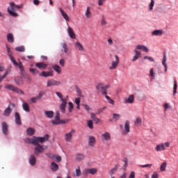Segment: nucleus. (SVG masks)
Returning <instances> with one entry per match:
<instances>
[{
  "mask_svg": "<svg viewBox=\"0 0 178 178\" xmlns=\"http://www.w3.org/2000/svg\"><path fill=\"white\" fill-rule=\"evenodd\" d=\"M54 111H44V115L47 116V118H49V119H52V118H54Z\"/></svg>",
  "mask_w": 178,
  "mask_h": 178,
  "instance_id": "nucleus-34",
  "label": "nucleus"
},
{
  "mask_svg": "<svg viewBox=\"0 0 178 178\" xmlns=\"http://www.w3.org/2000/svg\"><path fill=\"white\" fill-rule=\"evenodd\" d=\"M87 124L89 129H94V124H93L92 120H88L87 122Z\"/></svg>",
  "mask_w": 178,
  "mask_h": 178,
  "instance_id": "nucleus-49",
  "label": "nucleus"
},
{
  "mask_svg": "<svg viewBox=\"0 0 178 178\" xmlns=\"http://www.w3.org/2000/svg\"><path fill=\"white\" fill-rule=\"evenodd\" d=\"M40 76H42V77H49L54 76V74L51 72L43 71L40 74Z\"/></svg>",
  "mask_w": 178,
  "mask_h": 178,
  "instance_id": "nucleus-30",
  "label": "nucleus"
},
{
  "mask_svg": "<svg viewBox=\"0 0 178 178\" xmlns=\"http://www.w3.org/2000/svg\"><path fill=\"white\" fill-rule=\"evenodd\" d=\"M53 69L58 74H60V73H62V68L59 65H54V66H53Z\"/></svg>",
  "mask_w": 178,
  "mask_h": 178,
  "instance_id": "nucleus-37",
  "label": "nucleus"
},
{
  "mask_svg": "<svg viewBox=\"0 0 178 178\" xmlns=\"http://www.w3.org/2000/svg\"><path fill=\"white\" fill-rule=\"evenodd\" d=\"M173 95H176L177 93V81H174V88H173Z\"/></svg>",
  "mask_w": 178,
  "mask_h": 178,
  "instance_id": "nucleus-45",
  "label": "nucleus"
},
{
  "mask_svg": "<svg viewBox=\"0 0 178 178\" xmlns=\"http://www.w3.org/2000/svg\"><path fill=\"white\" fill-rule=\"evenodd\" d=\"M102 141H109L111 140V134L108 132H105L102 135Z\"/></svg>",
  "mask_w": 178,
  "mask_h": 178,
  "instance_id": "nucleus-19",
  "label": "nucleus"
},
{
  "mask_svg": "<svg viewBox=\"0 0 178 178\" xmlns=\"http://www.w3.org/2000/svg\"><path fill=\"white\" fill-rule=\"evenodd\" d=\"M135 56L132 58V62H136L138 58H141V51L134 50Z\"/></svg>",
  "mask_w": 178,
  "mask_h": 178,
  "instance_id": "nucleus-25",
  "label": "nucleus"
},
{
  "mask_svg": "<svg viewBox=\"0 0 178 178\" xmlns=\"http://www.w3.org/2000/svg\"><path fill=\"white\" fill-rule=\"evenodd\" d=\"M106 24H108V22H106V18L105 17V15H102L100 21V26H102V27H105Z\"/></svg>",
  "mask_w": 178,
  "mask_h": 178,
  "instance_id": "nucleus-29",
  "label": "nucleus"
},
{
  "mask_svg": "<svg viewBox=\"0 0 178 178\" xmlns=\"http://www.w3.org/2000/svg\"><path fill=\"white\" fill-rule=\"evenodd\" d=\"M88 174H90L89 170L88 169H84L82 172V175L83 176H87Z\"/></svg>",
  "mask_w": 178,
  "mask_h": 178,
  "instance_id": "nucleus-58",
  "label": "nucleus"
},
{
  "mask_svg": "<svg viewBox=\"0 0 178 178\" xmlns=\"http://www.w3.org/2000/svg\"><path fill=\"white\" fill-rule=\"evenodd\" d=\"M113 119H114V120H119V119H120V114L113 113Z\"/></svg>",
  "mask_w": 178,
  "mask_h": 178,
  "instance_id": "nucleus-53",
  "label": "nucleus"
},
{
  "mask_svg": "<svg viewBox=\"0 0 178 178\" xmlns=\"http://www.w3.org/2000/svg\"><path fill=\"white\" fill-rule=\"evenodd\" d=\"M144 59H147L148 60H149V62H154V58L148 56H145L144 57Z\"/></svg>",
  "mask_w": 178,
  "mask_h": 178,
  "instance_id": "nucleus-60",
  "label": "nucleus"
},
{
  "mask_svg": "<svg viewBox=\"0 0 178 178\" xmlns=\"http://www.w3.org/2000/svg\"><path fill=\"white\" fill-rule=\"evenodd\" d=\"M129 178H136V172L134 171L131 172Z\"/></svg>",
  "mask_w": 178,
  "mask_h": 178,
  "instance_id": "nucleus-61",
  "label": "nucleus"
},
{
  "mask_svg": "<svg viewBox=\"0 0 178 178\" xmlns=\"http://www.w3.org/2000/svg\"><path fill=\"white\" fill-rule=\"evenodd\" d=\"M29 72L30 73H31V74H38V71L37 70V69H34V68H30Z\"/></svg>",
  "mask_w": 178,
  "mask_h": 178,
  "instance_id": "nucleus-51",
  "label": "nucleus"
},
{
  "mask_svg": "<svg viewBox=\"0 0 178 178\" xmlns=\"http://www.w3.org/2000/svg\"><path fill=\"white\" fill-rule=\"evenodd\" d=\"M85 158L84 154H81V153H77L75 155V161L76 162H81V161H83Z\"/></svg>",
  "mask_w": 178,
  "mask_h": 178,
  "instance_id": "nucleus-18",
  "label": "nucleus"
},
{
  "mask_svg": "<svg viewBox=\"0 0 178 178\" xmlns=\"http://www.w3.org/2000/svg\"><path fill=\"white\" fill-rule=\"evenodd\" d=\"M31 102H33V104H35V102H37V101H38V99L37 98V97H32V98H31Z\"/></svg>",
  "mask_w": 178,
  "mask_h": 178,
  "instance_id": "nucleus-62",
  "label": "nucleus"
},
{
  "mask_svg": "<svg viewBox=\"0 0 178 178\" xmlns=\"http://www.w3.org/2000/svg\"><path fill=\"white\" fill-rule=\"evenodd\" d=\"M75 48H77L79 51H84V47H83V45L80 44V42H77L74 44Z\"/></svg>",
  "mask_w": 178,
  "mask_h": 178,
  "instance_id": "nucleus-43",
  "label": "nucleus"
},
{
  "mask_svg": "<svg viewBox=\"0 0 178 178\" xmlns=\"http://www.w3.org/2000/svg\"><path fill=\"white\" fill-rule=\"evenodd\" d=\"M60 81H58L54 79H50L47 81V87H52L53 86H60Z\"/></svg>",
  "mask_w": 178,
  "mask_h": 178,
  "instance_id": "nucleus-15",
  "label": "nucleus"
},
{
  "mask_svg": "<svg viewBox=\"0 0 178 178\" xmlns=\"http://www.w3.org/2000/svg\"><path fill=\"white\" fill-rule=\"evenodd\" d=\"M159 175H158V172H154L151 178H159Z\"/></svg>",
  "mask_w": 178,
  "mask_h": 178,
  "instance_id": "nucleus-59",
  "label": "nucleus"
},
{
  "mask_svg": "<svg viewBox=\"0 0 178 178\" xmlns=\"http://www.w3.org/2000/svg\"><path fill=\"white\" fill-rule=\"evenodd\" d=\"M160 170L161 172H165V170H166V162H163L161 163Z\"/></svg>",
  "mask_w": 178,
  "mask_h": 178,
  "instance_id": "nucleus-47",
  "label": "nucleus"
},
{
  "mask_svg": "<svg viewBox=\"0 0 178 178\" xmlns=\"http://www.w3.org/2000/svg\"><path fill=\"white\" fill-rule=\"evenodd\" d=\"M125 104H133L134 102V95H130L129 97L124 98Z\"/></svg>",
  "mask_w": 178,
  "mask_h": 178,
  "instance_id": "nucleus-20",
  "label": "nucleus"
},
{
  "mask_svg": "<svg viewBox=\"0 0 178 178\" xmlns=\"http://www.w3.org/2000/svg\"><path fill=\"white\" fill-rule=\"evenodd\" d=\"M56 95H57V97H58V98H60V99H61V101L63 99H63V95H62V93H60L59 92H56Z\"/></svg>",
  "mask_w": 178,
  "mask_h": 178,
  "instance_id": "nucleus-57",
  "label": "nucleus"
},
{
  "mask_svg": "<svg viewBox=\"0 0 178 178\" xmlns=\"http://www.w3.org/2000/svg\"><path fill=\"white\" fill-rule=\"evenodd\" d=\"M74 133H76V130L72 129L70 133L65 134V138L67 143H70V141H72V138L73 137V134H74Z\"/></svg>",
  "mask_w": 178,
  "mask_h": 178,
  "instance_id": "nucleus-14",
  "label": "nucleus"
},
{
  "mask_svg": "<svg viewBox=\"0 0 178 178\" xmlns=\"http://www.w3.org/2000/svg\"><path fill=\"white\" fill-rule=\"evenodd\" d=\"M154 5H155V1L154 0H151V3L149 5V10H152V9L154 8Z\"/></svg>",
  "mask_w": 178,
  "mask_h": 178,
  "instance_id": "nucleus-54",
  "label": "nucleus"
},
{
  "mask_svg": "<svg viewBox=\"0 0 178 178\" xmlns=\"http://www.w3.org/2000/svg\"><path fill=\"white\" fill-rule=\"evenodd\" d=\"M76 176H77V177H80V176H81V170H80V168L76 170Z\"/></svg>",
  "mask_w": 178,
  "mask_h": 178,
  "instance_id": "nucleus-56",
  "label": "nucleus"
},
{
  "mask_svg": "<svg viewBox=\"0 0 178 178\" xmlns=\"http://www.w3.org/2000/svg\"><path fill=\"white\" fill-rule=\"evenodd\" d=\"M26 134H28V136H33V134H35V129L29 127L26 130Z\"/></svg>",
  "mask_w": 178,
  "mask_h": 178,
  "instance_id": "nucleus-33",
  "label": "nucleus"
},
{
  "mask_svg": "<svg viewBox=\"0 0 178 178\" xmlns=\"http://www.w3.org/2000/svg\"><path fill=\"white\" fill-rule=\"evenodd\" d=\"M6 49L8 56L10 58V60H11L14 66H15V67H19L21 76H24L26 74V70H24V66L23 65V63H22V62H19V63L16 62V60H15V57H13V52H12V51L10 50V47H9L8 45H6Z\"/></svg>",
  "mask_w": 178,
  "mask_h": 178,
  "instance_id": "nucleus-1",
  "label": "nucleus"
},
{
  "mask_svg": "<svg viewBox=\"0 0 178 178\" xmlns=\"http://www.w3.org/2000/svg\"><path fill=\"white\" fill-rule=\"evenodd\" d=\"M51 169L53 172H56L59 169V165L56 164L55 162H52L51 164Z\"/></svg>",
  "mask_w": 178,
  "mask_h": 178,
  "instance_id": "nucleus-35",
  "label": "nucleus"
},
{
  "mask_svg": "<svg viewBox=\"0 0 178 178\" xmlns=\"http://www.w3.org/2000/svg\"><path fill=\"white\" fill-rule=\"evenodd\" d=\"M135 126H141V123H143V119L140 117L136 118L135 120Z\"/></svg>",
  "mask_w": 178,
  "mask_h": 178,
  "instance_id": "nucleus-38",
  "label": "nucleus"
},
{
  "mask_svg": "<svg viewBox=\"0 0 178 178\" xmlns=\"http://www.w3.org/2000/svg\"><path fill=\"white\" fill-rule=\"evenodd\" d=\"M85 16L86 19H91V17L92 16V13H91L90 6H87L86 10L85 11Z\"/></svg>",
  "mask_w": 178,
  "mask_h": 178,
  "instance_id": "nucleus-17",
  "label": "nucleus"
},
{
  "mask_svg": "<svg viewBox=\"0 0 178 178\" xmlns=\"http://www.w3.org/2000/svg\"><path fill=\"white\" fill-rule=\"evenodd\" d=\"M67 98H69L68 96H67L66 98H64L62 99V103L60 105V111L62 113H65L66 112V106L67 105Z\"/></svg>",
  "mask_w": 178,
  "mask_h": 178,
  "instance_id": "nucleus-10",
  "label": "nucleus"
},
{
  "mask_svg": "<svg viewBox=\"0 0 178 178\" xmlns=\"http://www.w3.org/2000/svg\"><path fill=\"white\" fill-rule=\"evenodd\" d=\"M73 109H74V105L72 102H68V111L70 113H72L73 112Z\"/></svg>",
  "mask_w": 178,
  "mask_h": 178,
  "instance_id": "nucleus-41",
  "label": "nucleus"
},
{
  "mask_svg": "<svg viewBox=\"0 0 178 178\" xmlns=\"http://www.w3.org/2000/svg\"><path fill=\"white\" fill-rule=\"evenodd\" d=\"M96 140L95 137L92 136H89L88 145L89 147H94L95 145Z\"/></svg>",
  "mask_w": 178,
  "mask_h": 178,
  "instance_id": "nucleus-22",
  "label": "nucleus"
},
{
  "mask_svg": "<svg viewBox=\"0 0 178 178\" xmlns=\"http://www.w3.org/2000/svg\"><path fill=\"white\" fill-rule=\"evenodd\" d=\"M120 128L122 131V134H124L126 136V134H129V132L130 131V121L126 120L124 122V125H120Z\"/></svg>",
  "mask_w": 178,
  "mask_h": 178,
  "instance_id": "nucleus-6",
  "label": "nucleus"
},
{
  "mask_svg": "<svg viewBox=\"0 0 178 178\" xmlns=\"http://www.w3.org/2000/svg\"><path fill=\"white\" fill-rule=\"evenodd\" d=\"M140 168H152V164H146V165H140Z\"/></svg>",
  "mask_w": 178,
  "mask_h": 178,
  "instance_id": "nucleus-63",
  "label": "nucleus"
},
{
  "mask_svg": "<svg viewBox=\"0 0 178 178\" xmlns=\"http://www.w3.org/2000/svg\"><path fill=\"white\" fill-rule=\"evenodd\" d=\"M45 92H40L38 96H36V98L38 99V100L41 99L43 97V95H44Z\"/></svg>",
  "mask_w": 178,
  "mask_h": 178,
  "instance_id": "nucleus-55",
  "label": "nucleus"
},
{
  "mask_svg": "<svg viewBox=\"0 0 178 178\" xmlns=\"http://www.w3.org/2000/svg\"><path fill=\"white\" fill-rule=\"evenodd\" d=\"M109 85H106L104 83H99L96 86V89L98 91H101L102 94L105 97L106 95H108V88H109Z\"/></svg>",
  "mask_w": 178,
  "mask_h": 178,
  "instance_id": "nucleus-4",
  "label": "nucleus"
},
{
  "mask_svg": "<svg viewBox=\"0 0 178 178\" xmlns=\"http://www.w3.org/2000/svg\"><path fill=\"white\" fill-rule=\"evenodd\" d=\"M169 145H170L169 142H166L165 143H161L160 145H158L156 147V151H157V152L164 151V149H166V148H169Z\"/></svg>",
  "mask_w": 178,
  "mask_h": 178,
  "instance_id": "nucleus-12",
  "label": "nucleus"
},
{
  "mask_svg": "<svg viewBox=\"0 0 178 178\" xmlns=\"http://www.w3.org/2000/svg\"><path fill=\"white\" fill-rule=\"evenodd\" d=\"M116 170H118V165H115V168H112L110 171H109V175L111 176H112L113 175H115V173H116Z\"/></svg>",
  "mask_w": 178,
  "mask_h": 178,
  "instance_id": "nucleus-48",
  "label": "nucleus"
},
{
  "mask_svg": "<svg viewBox=\"0 0 178 178\" xmlns=\"http://www.w3.org/2000/svg\"><path fill=\"white\" fill-rule=\"evenodd\" d=\"M48 140H49V135L46 134L44 137L33 136V138H27L26 143H28V144H33V145H37L38 143L44 144V143H46Z\"/></svg>",
  "mask_w": 178,
  "mask_h": 178,
  "instance_id": "nucleus-2",
  "label": "nucleus"
},
{
  "mask_svg": "<svg viewBox=\"0 0 178 178\" xmlns=\"http://www.w3.org/2000/svg\"><path fill=\"white\" fill-rule=\"evenodd\" d=\"M11 69H12V67H10V68H8L6 72L4 73L3 76L0 77V83L1 81H2V80H3V79H5V77H6V76H8V74H9V73H10Z\"/></svg>",
  "mask_w": 178,
  "mask_h": 178,
  "instance_id": "nucleus-36",
  "label": "nucleus"
},
{
  "mask_svg": "<svg viewBox=\"0 0 178 178\" xmlns=\"http://www.w3.org/2000/svg\"><path fill=\"white\" fill-rule=\"evenodd\" d=\"M47 66H48V65L44 63H37L35 64V67H38L40 70H45V69H47Z\"/></svg>",
  "mask_w": 178,
  "mask_h": 178,
  "instance_id": "nucleus-21",
  "label": "nucleus"
},
{
  "mask_svg": "<svg viewBox=\"0 0 178 178\" xmlns=\"http://www.w3.org/2000/svg\"><path fill=\"white\" fill-rule=\"evenodd\" d=\"M37 163V159H35V155H31L29 157V163L31 165V166H34L35 163Z\"/></svg>",
  "mask_w": 178,
  "mask_h": 178,
  "instance_id": "nucleus-26",
  "label": "nucleus"
},
{
  "mask_svg": "<svg viewBox=\"0 0 178 178\" xmlns=\"http://www.w3.org/2000/svg\"><path fill=\"white\" fill-rule=\"evenodd\" d=\"M162 65L165 67V72H168V65H166V56H163V61H162Z\"/></svg>",
  "mask_w": 178,
  "mask_h": 178,
  "instance_id": "nucleus-39",
  "label": "nucleus"
},
{
  "mask_svg": "<svg viewBox=\"0 0 178 178\" xmlns=\"http://www.w3.org/2000/svg\"><path fill=\"white\" fill-rule=\"evenodd\" d=\"M89 175H95L97 173V169L95 168H89Z\"/></svg>",
  "mask_w": 178,
  "mask_h": 178,
  "instance_id": "nucleus-52",
  "label": "nucleus"
},
{
  "mask_svg": "<svg viewBox=\"0 0 178 178\" xmlns=\"http://www.w3.org/2000/svg\"><path fill=\"white\" fill-rule=\"evenodd\" d=\"M67 33L70 38H72V40H74L76 38V35L74 34V32L73 31V29H72V27L68 26Z\"/></svg>",
  "mask_w": 178,
  "mask_h": 178,
  "instance_id": "nucleus-24",
  "label": "nucleus"
},
{
  "mask_svg": "<svg viewBox=\"0 0 178 178\" xmlns=\"http://www.w3.org/2000/svg\"><path fill=\"white\" fill-rule=\"evenodd\" d=\"M105 98L107 99L108 104H111V105H115V101L113 99H111L109 96L107 95L105 96Z\"/></svg>",
  "mask_w": 178,
  "mask_h": 178,
  "instance_id": "nucleus-46",
  "label": "nucleus"
},
{
  "mask_svg": "<svg viewBox=\"0 0 178 178\" xmlns=\"http://www.w3.org/2000/svg\"><path fill=\"white\" fill-rule=\"evenodd\" d=\"M52 124L58 125V124H65L66 123L65 121L60 120V113L59 111H57L56 113V117L55 119L51 120Z\"/></svg>",
  "mask_w": 178,
  "mask_h": 178,
  "instance_id": "nucleus-8",
  "label": "nucleus"
},
{
  "mask_svg": "<svg viewBox=\"0 0 178 178\" xmlns=\"http://www.w3.org/2000/svg\"><path fill=\"white\" fill-rule=\"evenodd\" d=\"M53 158L56 159L57 162H60V161H62V157L56 154H53Z\"/></svg>",
  "mask_w": 178,
  "mask_h": 178,
  "instance_id": "nucleus-50",
  "label": "nucleus"
},
{
  "mask_svg": "<svg viewBox=\"0 0 178 178\" xmlns=\"http://www.w3.org/2000/svg\"><path fill=\"white\" fill-rule=\"evenodd\" d=\"M15 123L19 126L22 125V120L20 119V114L17 112L15 114Z\"/></svg>",
  "mask_w": 178,
  "mask_h": 178,
  "instance_id": "nucleus-23",
  "label": "nucleus"
},
{
  "mask_svg": "<svg viewBox=\"0 0 178 178\" xmlns=\"http://www.w3.org/2000/svg\"><path fill=\"white\" fill-rule=\"evenodd\" d=\"M62 47V52H64L65 54H69V47H67V44L66 42H64L61 44Z\"/></svg>",
  "mask_w": 178,
  "mask_h": 178,
  "instance_id": "nucleus-28",
  "label": "nucleus"
},
{
  "mask_svg": "<svg viewBox=\"0 0 178 178\" xmlns=\"http://www.w3.org/2000/svg\"><path fill=\"white\" fill-rule=\"evenodd\" d=\"M1 131L3 136H8L9 134V125L6 122L1 123Z\"/></svg>",
  "mask_w": 178,
  "mask_h": 178,
  "instance_id": "nucleus-11",
  "label": "nucleus"
},
{
  "mask_svg": "<svg viewBox=\"0 0 178 178\" xmlns=\"http://www.w3.org/2000/svg\"><path fill=\"white\" fill-rule=\"evenodd\" d=\"M90 117H91V119L93 120V122H95L96 124L99 123V122H101V120L97 118V116L95 115V113H90Z\"/></svg>",
  "mask_w": 178,
  "mask_h": 178,
  "instance_id": "nucleus-31",
  "label": "nucleus"
},
{
  "mask_svg": "<svg viewBox=\"0 0 178 178\" xmlns=\"http://www.w3.org/2000/svg\"><path fill=\"white\" fill-rule=\"evenodd\" d=\"M7 41L10 44H13V42H15V37L13 36V33L7 34Z\"/></svg>",
  "mask_w": 178,
  "mask_h": 178,
  "instance_id": "nucleus-27",
  "label": "nucleus"
},
{
  "mask_svg": "<svg viewBox=\"0 0 178 178\" xmlns=\"http://www.w3.org/2000/svg\"><path fill=\"white\" fill-rule=\"evenodd\" d=\"M162 34H163V32L161 30H155L152 33V35H162Z\"/></svg>",
  "mask_w": 178,
  "mask_h": 178,
  "instance_id": "nucleus-42",
  "label": "nucleus"
},
{
  "mask_svg": "<svg viewBox=\"0 0 178 178\" xmlns=\"http://www.w3.org/2000/svg\"><path fill=\"white\" fill-rule=\"evenodd\" d=\"M16 107V104L11 103L8 105V108H6L3 113L4 116H10V113H12V109Z\"/></svg>",
  "mask_w": 178,
  "mask_h": 178,
  "instance_id": "nucleus-9",
  "label": "nucleus"
},
{
  "mask_svg": "<svg viewBox=\"0 0 178 178\" xmlns=\"http://www.w3.org/2000/svg\"><path fill=\"white\" fill-rule=\"evenodd\" d=\"M115 61H112L111 66L109 67L110 70H115L116 67L119 65V56L117 55L115 56Z\"/></svg>",
  "mask_w": 178,
  "mask_h": 178,
  "instance_id": "nucleus-13",
  "label": "nucleus"
},
{
  "mask_svg": "<svg viewBox=\"0 0 178 178\" xmlns=\"http://www.w3.org/2000/svg\"><path fill=\"white\" fill-rule=\"evenodd\" d=\"M59 10L60 12L61 16H63V19H65V21L67 22H70V17L69 15L62 9V8H59Z\"/></svg>",
  "mask_w": 178,
  "mask_h": 178,
  "instance_id": "nucleus-16",
  "label": "nucleus"
},
{
  "mask_svg": "<svg viewBox=\"0 0 178 178\" xmlns=\"http://www.w3.org/2000/svg\"><path fill=\"white\" fill-rule=\"evenodd\" d=\"M15 51L17 52H24L26 51V48H24V46H20L15 48Z\"/></svg>",
  "mask_w": 178,
  "mask_h": 178,
  "instance_id": "nucleus-44",
  "label": "nucleus"
},
{
  "mask_svg": "<svg viewBox=\"0 0 178 178\" xmlns=\"http://www.w3.org/2000/svg\"><path fill=\"white\" fill-rule=\"evenodd\" d=\"M5 88H6V90H9L10 91H13V92H16L17 94H22V95H24V92H23V90L19 89V88L13 85H6Z\"/></svg>",
  "mask_w": 178,
  "mask_h": 178,
  "instance_id": "nucleus-7",
  "label": "nucleus"
},
{
  "mask_svg": "<svg viewBox=\"0 0 178 178\" xmlns=\"http://www.w3.org/2000/svg\"><path fill=\"white\" fill-rule=\"evenodd\" d=\"M75 104L76 105H80V98L79 97L75 98Z\"/></svg>",
  "mask_w": 178,
  "mask_h": 178,
  "instance_id": "nucleus-64",
  "label": "nucleus"
},
{
  "mask_svg": "<svg viewBox=\"0 0 178 178\" xmlns=\"http://www.w3.org/2000/svg\"><path fill=\"white\" fill-rule=\"evenodd\" d=\"M22 108L25 112H30V106L27 103H23Z\"/></svg>",
  "mask_w": 178,
  "mask_h": 178,
  "instance_id": "nucleus-40",
  "label": "nucleus"
},
{
  "mask_svg": "<svg viewBox=\"0 0 178 178\" xmlns=\"http://www.w3.org/2000/svg\"><path fill=\"white\" fill-rule=\"evenodd\" d=\"M40 143H38L37 145H35L34 147V154L35 155H40V154L44 152L45 151V149H47V148H48V147L45 146V145H40Z\"/></svg>",
  "mask_w": 178,
  "mask_h": 178,
  "instance_id": "nucleus-5",
  "label": "nucleus"
},
{
  "mask_svg": "<svg viewBox=\"0 0 178 178\" xmlns=\"http://www.w3.org/2000/svg\"><path fill=\"white\" fill-rule=\"evenodd\" d=\"M22 9V6H17L15 2H10L9 7L7 8L8 13L10 15L13 17H17L19 14L16 13L15 9Z\"/></svg>",
  "mask_w": 178,
  "mask_h": 178,
  "instance_id": "nucleus-3",
  "label": "nucleus"
},
{
  "mask_svg": "<svg viewBox=\"0 0 178 178\" xmlns=\"http://www.w3.org/2000/svg\"><path fill=\"white\" fill-rule=\"evenodd\" d=\"M136 49H140L141 51H144L145 52H149V49L146 46L143 44H139L136 46Z\"/></svg>",
  "mask_w": 178,
  "mask_h": 178,
  "instance_id": "nucleus-32",
  "label": "nucleus"
}]
</instances>
